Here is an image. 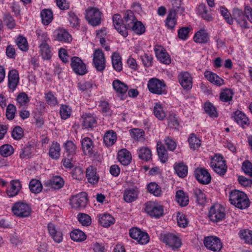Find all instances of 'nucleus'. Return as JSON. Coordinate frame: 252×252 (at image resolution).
<instances>
[{
  "label": "nucleus",
  "mask_w": 252,
  "mask_h": 252,
  "mask_svg": "<svg viewBox=\"0 0 252 252\" xmlns=\"http://www.w3.org/2000/svg\"><path fill=\"white\" fill-rule=\"evenodd\" d=\"M149 91L152 94L161 95L166 94V85L163 80L157 78L150 79L147 84Z\"/></svg>",
  "instance_id": "5"
},
{
  "label": "nucleus",
  "mask_w": 252,
  "mask_h": 252,
  "mask_svg": "<svg viewBox=\"0 0 252 252\" xmlns=\"http://www.w3.org/2000/svg\"><path fill=\"white\" fill-rule=\"evenodd\" d=\"M229 201L236 207L244 209L250 206V201L246 193L239 190H233L229 193Z\"/></svg>",
  "instance_id": "3"
},
{
  "label": "nucleus",
  "mask_w": 252,
  "mask_h": 252,
  "mask_svg": "<svg viewBox=\"0 0 252 252\" xmlns=\"http://www.w3.org/2000/svg\"><path fill=\"white\" fill-rule=\"evenodd\" d=\"M140 59L144 67H150L153 65V57L151 54L144 53L140 56Z\"/></svg>",
  "instance_id": "53"
},
{
  "label": "nucleus",
  "mask_w": 252,
  "mask_h": 252,
  "mask_svg": "<svg viewBox=\"0 0 252 252\" xmlns=\"http://www.w3.org/2000/svg\"><path fill=\"white\" fill-rule=\"evenodd\" d=\"M154 113L159 120H163L166 117V114L163 110V107L160 104H156L154 107Z\"/></svg>",
  "instance_id": "55"
},
{
  "label": "nucleus",
  "mask_w": 252,
  "mask_h": 252,
  "mask_svg": "<svg viewBox=\"0 0 252 252\" xmlns=\"http://www.w3.org/2000/svg\"><path fill=\"white\" fill-rule=\"evenodd\" d=\"M49 156L53 159H58L61 155V147L57 141H53L50 146L49 152Z\"/></svg>",
  "instance_id": "33"
},
{
  "label": "nucleus",
  "mask_w": 252,
  "mask_h": 252,
  "mask_svg": "<svg viewBox=\"0 0 252 252\" xmlns=\"http://www.w3.org/2000/svg\"><path fill=\"white\" fill-rule=\"evenodd\" d=\"M11 187L7 189V194L10 197L17 195L21 189V185L18 180H12L10 182Z\"/></svg>",
  "instance_id": "39"
},
{
  "label": "nucleus",
  "mask_w": 252,
  "mask_h": 252,
  "mask_svg": "<svg viewBox=\"0 0 252 252\" xmlns=\"http://www.w3.org/2000/svg\"><path fill=\"white\" fill-rule=\"evenodd\" d=\"M233 114L234 120L243 129L246 128L250 126L249 119L243 112L237 110Z\"/></svg>",
  "instance_id": "21"
},
{
  "label": "nucleus",
  "mask_w": 252,
  "mask_h": 252,
  "mask_svg": "<svg viewBox=\"0 0 252 252\" xmlns=\"http://www.w3.org/2000/svg\"><path fill=\"white\" fill-rule=\"evenodd\" d=\"M204 76L209 81L218 86H220L224 84V80L220 77L217 74L211 71H205Z\"/></svg>",
  "instance_id": "30"
},
{
  "label": "nucleus",
  "mask_w": 252,
  "mask_h": 252,
  "mask_svg": "<svg viewBox=\"0 0 252 252\" xmlns=\"http://www.w3.org/2000/svg\"><path fill=\"white\" fill-rule=\"evenodd\" d=\"M50 236L57 243H60L63 241V233L58 225L53 223H49L47 226Z\"/></svg>",
  "instance_id": "19"
},
{
  "label": "nucleus",
  "mask_w": 252,
  "mask_h": 252,
  "mask_svg": "<svg viewBox=\"0 0 252 252\" xmlns=\"http://www.w3.org/2000/svg\"><path fill=\"white\" fill-rule=\"evenodd\" d=\"M112 20L115 29L124 37L128 35V29L137 20L131 10L126 11L124 14L123 19L120 14H114Z\"/></svg>",
  "instance_id": "1"
},
{
  "label": "nucleus",
  "mask_w": 252,
  "mask_h": 252,
  "mask_svg": "<svg viewBox=\"0 0 252 252\" xmlns=\"http://www.w3.org/2000/svg\"><path fill=\"white\" fill-rule=\"evenodd\" d=\"M131 137L137 141L145 140V132L142 129L133 128L129 130Z\"/></svg>",
  "instance_id": "47"
},
{
  "label": "nucleus",
  "mask_w": 252,
  "mask_h": 252,
  "mask_svg": "<svg viewBox=\"0 0 252 252\" xmlns=\"http://www.w3.org/2000/svg\"><path fill=\"white\" fill-rule=\"evenodd\" d=\"M71 108L67 105H62L60 107V115L62 119L65 120L68 118L71 113Z\"/></svg>",
  "instance_id": "64"
},
{
  "label": "nucleus",
  "mask_w": 252,
  "mask_h": 252,
  "mask_svg": "<svg viewBox=\"0 0 252 252\" xmlns=\"http://www.w3.org/2000/svg\"><path fill=\"white\" fill-rule=\"evenodd\" d=\"M36 34L37 36L40 55L43 60H50L53 56V48L49 44L50 39L48 34L41 30H37Z\"/></svg>",
  "instance_id": "2"
},
{
  "label": "nucleus",
  "mask_w": 252,
  "mask_h": 252,
  "mask_svg": "<svg viewBox=\"0 0 252 252\" xmlns=\"http://www.w3.org/2000/svg\"><path fill=\"white\" fill-rule=\"evenodd\" d=\"M117 159L122 165L126 166L130 163L132 157L130 153L127 150L122 149L118 152Z\"/></svg>",
  "instance_id": "26"
},
{
  "label": "nucleus",
  "mask_w": 252,
  "mask_h": 252,
  "mask_svg": "<svg viewBox=\"0 0 252 252\" xmlns=\"http://www.w3.org/2000/svg\"><path fill=\"white\" fill-rule=\"evenodd\" d=\"M145 211L150 216L156 219H158L163 215V206L153 201L146 203Z\"/></svg>",
  "instance_id": "7"
},
{
  "label": "nucleus",
  "mask_w": 252,
  "mask_h": 252,
  "mask_svg": "<svg viewBox=\"0 0 252 252\" xmlns=\"http://www.w3.org/2000/svg\"><path fill=\"white\" fill-rule=\"evenodd\" d=\"M29 188L32 192L38 193L42 190V185L38 180L32 179L30 182Z\"/></svg>",
  "instance_id": "50"
},
{
  "label": "nucleus",
  "mask_w": 252,
  "mask_h": 252,
  "mask_svg": "<svg viewBox=\"0 0 252 252\" xmlns=\"http://www.w3.org/2000/svg\"><path fill=\"white\" fill-rule=\"evenodd\" d=\"M82 125L84 128H92L96 124L95 117L90 113L83 114L82 116Z\"/></svg>",
  "instance_id": "28"
},
{
  "label": "nucleus",
  "mask_w": 252,
  "mask_h": 252,
  "mask_svg": "<svg viewBox=\"0 0 252 252\" xmlns=\"http://www.w3.org/2000/svg\"><path fill=\"white\" fill-rule=\"evenodd\" d=\"M97 217L99 223L105 227H109L115 222L114 218L108 214H99Z\"/></svg>",
  "instance_id": "35"
},
{
  "label": "nucleus",
  "mask_w": 252,
  "mask_h": 252,
  "mask_svg": "<svg viewBox=\"0 0 252 252\" xmlns=\"http://www.w3.org/2000/svg\"><path fill=\"white\" fill-rule=\"evenodd\" d=\"M154 51L157 59L161 63L166 64L170 63L171 59L169 55L161 46H156L154 48Z\"/></svg>",
  "instance_id": "23"
},
{
  "label": "nucleus",
  "mask_w": 252,
  "mask_h": 252,
  "mask_svg": "<svg viewBox=\"0 0 252 252\" xmlns=\"http://www.w3.org/2000/svg\"><path fill=\"white\" fill-rule=\"evenodd\" d=\"M111 61L113 68L118 72L123 69L122 58L117 52H114L111 56Z\"/></svg>",
  "instance_id": "40"
},
{
  "label": "nucleus",
  "mask_w": 252,
  "mask_h": 252,
  "mask_svg": "<svg viewBox=\"0 0 252 252\" xmlns=\"http://www.w3.org/2000/svg\"><path fill=\"white\" fill-rule=\"evenodd\" d=\"M34 144L31 142H28L22 148L19 157L21 159H28L31 157L33 150Z\"/></svg>",
  "instance_id": "34"
},
{
  "label": "nucleus",
  "mask_w": 252,
  "mask_h": 252,
  "mask_svg": "<svg viewBox=\"0 0 252 252\" xmlns=\"http://www.w3.org/2000/svg\"><path fill=\"white\" fill-rule=\"evenodd\" d=\"M225 217L224 208L220 204H215L211 206L209 212L210 220L214 222L222 220Z\"/></svg>",
  "instance_id": "8"
},
{
  "label": "nucleus",
  "mask_w": 252,
  "mask_h": 252,
  "mask_svg": "<svg viewBox=\"0 0 252 252\" xmlns=\"http://www.w3.org/2000/svg\"><path fill=\"white\" fill-rule=\"evenodd\" d=\"M128 30H131L133 32L137 35H141L145 33L146 28L143 24L139 21H135L134 24Z\"/></svg>",
  "instance_id": "44"
},
{
  "label": "nucleus",
  "mask_w": 252,
  "mask_h": 252,
  "mask_svg": "<svg viewBox=\"0 0 252 252\" xmlns=\"http://www.w3.org/2000/svg\"><path fill=\"white\" fill-rule=\"evenodd\" d=\"M233 93L232 91L229 89L224 90L220 94V100L224 102H229L232 99Z\"/></svg>",
  "instance_id": "57"
},
{
  "label": "nucleus",
  "mask_w": 252,
  "mask_h": 252,
  "mask_svg": "<svg viewBox=\"0 0 252 252\" xmlns=\"http://www.w3.org/2000/svg\"><path fill=\"white\" fill-rule=\"evenodd\" d=\"M157 150L160 160L166 162L168 160V153L164 145L161 142H158L157 145Z\"/></svg>",
  "instance_id": "42"
},
{
  "label": "nucleus",
  "mask_w": 252,
  "mask_h": 252,
  "mask_svg": "<svg viewBox=\"0 0 252 252\" xmlns=\"http://www.w3.org/2000/svg\"><path fill=\"white\" fill-rule=\"evenodd\" d=\"M233 16L241 28H249L248 23L246 19L245 10L244 12L241 9L235 8L233 10Z\"/></svg>",
  "instance_id": "22"
},
{
  "label": "nucleus",
  "mask_w": 252,
  "mask_h": 252,
  "mask_svg": "<svg viewBox=\"0 0 252 252\" xmlns=\"http://www.w3.org/2000/svg\"><path fill=\"white\" fill-rule=\"evenodd\" d=\"M77 218L79 222L83 226H89L92 222L91 217L85 213H79Z\"/></svg>",
  "instance_id": "61"
},
{
  "label": "nucleus",
  "mask_w": 252,
  "mask_h": 252,
  "mask_svg": "<svg viewBox=\"0 0 252 252\" xmlns=\"http://www.w3.org/2000/svg\"><path fill=\"white\" fill-rule=\"evenodd\" d=\"M70 66L74 72L77 75L82 76L88 72L86 64L78 57L74 56L71 58Z\"/></svg>",
  "instance_id": "10"
},
{
  "label": "nucleus",
  "mask_w": 252,
  "mask_h": 252,
  "mask_svg": "<svg viewBox=\"0 0 252 252\" xmlns=\"http://www.w3.org/2000/svg\"><path fill=\"white\" fill-rule=\"evenodd\" d=\"M162 241L174 250L180 248L182 245L181 239L174 233H168L164 234L162 237Z\"/></svg>",
  "instance_id": "12"
},
{
  "label": "nucleus",
  "mask_w": 252,
  "mask_h": 252,
  "mask_svg": "<svg viewBox=\"0 0 252 252\" xmlns=\"http://www.w3.org/2000/svg\"><path fill=\"white\" fill-rule=\"evenodd\" d=\"M102 17V12L96 7H90L85 11V18L88 23L93 27L101 24Z\"/></svg>",
  "instance_id": "4"
},
{
  "label": "nucleus",
  "mask_w": 252,
  "mask_h": 252,
  "mask_svg": "<svg viewBox=\"0 0 252 252\" xmlns=\"http://www.w3.org/2000/svg\"><path fill=\"white\" fill-rule=\"evenodd\" d=\"M30 97L24 92L18 94L16 98L17 105L20 107H25L30 101Z\"/></svg>",
  "instance_id": "52"
},
{
  "label": "nucleus",
  "mask_w": 252,
  "mask_h": 252,
  "mask_svg": "<svg viewBox=\"0 0 252 252\" xmlns=\"http://www.w3.org/2000/svg\"><path fill=\"white\" fill-rule=\"evenodd\" d=\"M117 139V135L113 130H109L106 131L103 136L104 143L107 147L113 145Z\"/></svg>",
  "instance_id": "31"
},
{
  "label": "nucleus",
  "mask_w": 252,
  "mask_h": 252,
  "mask_svg": "<svg viewBox=\"0 0 252 252\" xmlns=\"http://www.w3.org/2000/svg\"><path fill=\"white\" fill-rule=\"evenodd\" d=\"M193 39L197 43H206L209 40V36L206 30L201 29L195 34Z\"/></svg>",
  "instance_id": "37"
},
{
  "label": "nucleus",
  "mask_w": 252,
  "mask_h": 252,
  "mask_svg": "<svg viewBox=\"0 0 252 252\" xmlns=\"http://www.w3.org/2000/svg\"><path fill=\"white\" fill-rule=\"evenodd\" d=\"M65 153L68 157L72 158L76 153V145L71 140H68L63 144Z\"/></svg>",
  "instance_id": "41"
},
{
  "label": "nucleus",
  "mask_w": 252,
  "mask_h": 252,
  "mask_svg": "<svg viewBox=\"0 0 252 252\" xmlns=\"http://www.w3.org/2000/svg\"><path fill=\"white\" fill-rule=\"evenodd\" d=\"M105 59L104 53L101 49L95 50L93 54V63L98 71H103L105 68Z\"/></svg>",
  "instance_id": "11"
},
{
  "label": "nucleus",
  "mask_w": 252,
  "mask_h": 252,
  "mask_svg": "<svg viewBox=\"0 0 252 252\" xmlns=\"http://www.w3.org/2000/svg\"><path fill=\"white\" fill-rule=\"evenodd\" d=\"M198 12L207 21L209 22L213 20L211 15L209 13L207 7L205 4L201 3L198 5Z\"/></svg>",
  "instance_id": "46"
},
{
  "label": "nucleus",
  "mask_w": 252,
  "mask_h": 252,
  "mask_svg": "<svg viewBox=\"0 0 252 252\" xmlns=\"http://www.w3.org/2000/svg\"><path fill=\"white\" fill-rule=\"evenodd\" d=\"M178 79L184 90H189L192 87V77L188 71H181L178 75Z\"/></svg>",
  "instance_id": "17"
},
{
  "label": "nucleus",
  "mask_w": 252,
  "mask_h": 252,
  "mask_svg": "<svg viewBox=\"0 0 252 252\" xmlns=\"http://www.w3.org/2000/svg\"><path fill=\"white\" fill-rule=\"evenodd\" d=\"M168 125L173 128L177 129L179 126V122L178 118L176 115L171 113L168 118Z\"/></svg>",
  "instance_id": "62"
},
{
  "label": "nucleus",
  "mask_w": 252,
  "mask_h": 252,
  "mask_svg": "<svg viewBox=\"0 0 252 252\" xmlns=\"http://www.w3.org/2000/svg\"><path fill=\"white\" fill-rule=\"evenodd\" d=\"M14 153V149L10 144H4L0 147V154L3 157L11 156Z\"/></svg>",
  "instance_id": "59"
},
{
  "label": "nucleus",
  "mask_w": 252,
  "mask_h": 252,
  "mask_svg": "<svg viewBox=\"0 0 252 252\" xmlns=\"http://www.w3.org/2000/svg\"><path fill=\"white\" fill-rule=\"evenodd\" d=\"M19 83V76L18 71L13 69L10 70L8 74V87L14 92Z\"/></svg>",
  "instance_id": "20"
},
{
  "label": "nucleus",
  "mask_w": 252,
  "mask_h": 252,
  "mask_svg": "<svg viewBox=\"0 0 252 252\" xmlns=\"http://www.w3.org/2000/svg\"><path fill=\"white\" fill-rule=\"evenodd\" d=\"M204 244L207 249L213 252H219L222 248L220 239L213 236L205 237L204 239Z\"/></svg>",
  "instance_id": "13"
},
{
  "label": "nucleus",
  "mask_w": 252,
  "mask_h": 252,
  "mask_svg": "<svg viewBox=\"0 0 252 252\" xmlns=\"http://www.w3.org/2000/svg\"><path fill=\"white\" fill-rule=\"evenodd\" d=\"M139 192L137 188L127 189L124 191V199L128 203L134 201L137 198Z\"/></svg>",
  "instance_id": "29"
},
{
  "label": "nucleus",
  "mask_w": 252,
  "mask_h": 252,
  "mask_svg": "<svg viewBox=\"0 0 252 252\" xmlns=\"http://www.w3.org/2000/svg\"><path fill=\"white\" fill-rule=\"evenodd\" d=\"M130 236L136 240L139 244H146L149 241L150 238L147 233L142 231L137 228H132L129 230Z\"/></svg>",
  "instance_id": "14"
},
{
  "label": "nucleus",
  "mask_w": 252,
  "mask_h": 252,
  "mask_svg": "<svg viewBox=\"0 0 252 252\" xmlns=\"http://www.w3.org/2000/svg\"><path fill=\"white\" fill-rule=\"evenodd\" d=\"M138 158L145 161H149L152 159V151L147 147H142L137 150Z\"/></svg>",
  "instance_id": "38"
},
{
  "label": "nucleus",
  "mask_w": 252,
  "mask_h": 252,
  "mask_svg": "<svg viewBox=\"0 0 252 252\" xmlns=\"http://www.w3.org/2000/svg\"><path fill=\"white\" fill-rule=\"evenodd\" d=\"M177 14L176 10L172 8L169 11L167 18L165 20V25L169 29H173L177 23V19L176 18Z\"/></svg>",
  "instance_id": "36"
},
{
  "label": "nucleus",
  "mask_w": 252,
  "mask_h": 252,
  "mask_svg": "<svg viewBox=\"0 0 252 252\" xmlns=\"http://www.w3.org/2000/svg\"><path fill=\"white\" fill-rule=\"evenodd\" d=\"M190 148L195 150L201 145V141L194 133H191L188 138Z\"/></svg>",
  "instance_id": "58"
},
{
  "label": "nucleus",
  "mask_w": 252,
  "mask_h": 252,
  "mask_svg": "<svg viewBox=\"0 0 252 252\" xmlns=\"http://www.w3.org/2000/svg\"><path fill=\"white\" fill-rule=\"evenodd\" d=\"M70 237L74 241H82L86 239V235L82 231L79 229H75L70 233Z\"/></svg>",
  "instance_id": "54"
},
{
  "label": "nucleus",
  "mask_w": 252,
  "mask_h": 252,
  "mask_svg": "<svg viewBox=\"0 0 252 252\" xmlns=\"http://www.w3.org/2000/svg\"><path fill=\"white\" fill-rule=\"evenodd\" d=\"M176 198L177 202L182 206H186L189 204V197L182 190L176 192Z\"/></svg>",
  "instance_id": "45"
},
{
  "label": "nucleus",
  "mask_w": 252,
  "mask_h": 252,
  "mask_svg": "<svg viewBox=\"0 0 252 252\" xmlns=\"http://www.w3.org/2000/svg\"><path fill=\"white\" fill-rule=\"evenodd\" d=\"M210 165L214 171L220 176H224L227 170L226 161L220 155H216L213 158L211 159Z\"/></svg>",
  "instance_id": "6"
},
{
  "label": "nucleus",
  "mask_w": 252,
  "mask_h": 252,
  "mask_svg": "<svg viewBox=\"0 0 252 252\" xmlns=\"http://www.w3.org/2000/svg\"><path fill=\"white\" fill-rule=\"evenodd\" d=\"M204 110L211 117L217 118L218 116L216 108L211 102L205 103Z\"/></svg>",
  "instance_id": "56"
},
{
  "label": "nucleus",
  "mask_w": 252,
  "mask_h": 252,
  "mask_svg": "<svg viewBox=\"0 0 252 252\" xmlns=\"http://www.w3.org/2000/svg\"><path fill=\"white\" fill-rule=\"evenodd\" d=\"M194 175L196 179L203 185L209 184L212 180V177L208 171L202 167H198L194 170Z\"/></svg>",
  "instance_id": "15"
},
{
  "label": "nucleus",
  "mask_w": 252,
  "mask_h": 252,
  "mask_svg": "<svg viewBox=\"0 0 252 252\" xmlns=\"http://www.w3.org/2000/svg\"><path fill=\"white\" fill-rule=\"evenodd\" d=\"M82 149L85 155L92 156L94 154V145L89 137H85L81 141Z\"/></svg>",
  "instance_id": "25"
},
{
  "label": "nucleus",
  "mask_w": 252,
  "mask_h": 252,
  "mask_svg": "<svg viewBox=\"0 0 252 252\" xmlns=\"http://www.w3.org/2000/svg\"><path fill=\"white\" fill-rule=\"evenodd\" d=\"M86 176L88 181L92 184L97 183L99 180V176L96 173V169L92 166L87 168Z\"/></svg>",
  "instance_id": "32"
},
{
  "label": "nucleus",
  "mask_w": 252,
  "mask_h": 252,
  "mask_svg": "<svg viewBox=\"0 0 252 252\" xmlns=\"http://www.w3.org/2000/svg\"><path fill=\"white\" fill-rule=\"evenodd\" d=\"M175 173L178 176L184 178L187 176L188 168V166L183 162L175 163L174 167Z\"/></svg>",
  "instance_id": "43"
},
{
  "label": "nucleus",
  "mask_w": 252,
  "mask_h": 252,
  "mask_svg": "<svg viewBox=\"0 0 252 252\" xmlns=\"http://www.w3.org/2000/svg\"><path fill=\"white\" fill-rule=\"evenodd\" d=\"M11 210L15 216L20 218L27 217L31 213V208L30 206L28 204L22 202L15 203Z\"/></svg>",
  "instance_id": "9"
},
{
  "label": "nucleus",
  "mask_w": 252,
  "mask_h": 252,
  "mask_svg": "<svg viewBox=\"0 0 252 252\" xmlns=\"http://www.w3.org/2000/svg\"><path fill=\"white\" fill-rule=\"evenodd\" d=\"M113 88L118 96L124 100L127 97L126 92L128 89L127 85L119 79H115L112 83Z\"/></svg>",
  "instance_id": "18"
},
{
  "label": "nucleus",
  "mask_w": 252,
  "mask_h": 252,
  "mask_svg": "<svg viewBox=\"0 0 252 252\" xmlns=\"http://www.w3.org/2000/svg\"><path fill=\"white\" fill-rule=\"evenodd\" d=\"M16 44L18 48L22 51H27L28 50L29 46L26 38L23 36L19 35L16 39Z\"/></svg>",
  "instance_id": "60"
},
{
  "label": "nucleus",
  "mask_w": 252,
  "mask_h": 252,
  "mask_svg": "<svg viewBox=\"0 0 252 252\" xmlns=\"http://www.w3.org/2000/svg\"><path fill=\"white\" fill-rule=\"evenodd\" d=\"M193 195L196 198V202L200 205H203L206 202V195L202 190L199 188H196L193 189Z\"/></svg>",
  "instance_id": "51"
},
{
  "label": "nucleus",
  "mask_w": 252,
  "mask_h": 252,
  "mask_svg": "<svg viewBox=\"0 0 252 252\" xmlns=\"http://www.w3.org/2000/svg\"><path fill=\"white\" fill-rule=\"evenodd\" d=\"M240 237L245 243L252 245V231L247 229L240 231Z\"/></svg>",
  "instance_id": "63"
},
{
  "label": "nucleus",
  "mask_w": 252,
  "mask_h": 252,
  "mask_svg": "<svg viewBox=\"0 0 252 252\" xmlns=\"http://www.w3.org/2000/svg\"><path fill=\"white\" fill-rule=\"evenodd\" d=\"M148 191L154 196H160L162 194L161 188L155 182H151L147 185Z\"/></svg>",
  "instance_id": "48"
},
{
  "label": "nucleus",
  "mask_w": 252,
  "mask_h": 252,
  "mask_svg": "<svg viewBox=\"0 0 252 252\" xmlns=\"http://www.w3.org/2000/svg\"><path fill=\"white\" fill-rule=\"evenodd\" d=\"M64 184V181L61 176H56L46 181L44 186L51 187L55 189H59L63 187Z\"/></svg>",
  "instance_id": "27"
},
{
  "label": "nucleus",
  "mask_w": 252,
  "mask_h": 252,
  "mask_svg": "<svg viewBox=\"0 0 252 252\" xmlns=\"http://www.w3.org/2000/svg\"><path fill=\"white\" fill-rule=\"evenodd\" d=\"M54 33L55 39L60 42L68 43L72 40L71 35L65 29H57L55 31Z\"/></svg>",
  "instance_id": "24"
},
{
  "label": "nucleus",
  "mask_w": 252,
  "mask_h": 252,
  "mask_svg": "<svg viewBox=\"0 0 252 252\" xmlns=\"http://www.w3.org/2000/svg\"><path fill=\"white\" fill-rule=\"evenodd\" d=\"M70 202L72 207L74 209H80L85 208L87 202L86 193L81 192L72 196Z\"/></svg>",
  "instance_id": "16"
},
{
  "label": "nucleus",
  "mask_w": 252,
  "mask_h": 252,
  "mask_svg": "<svg viewBox=\"0 0 252 252\" xmlns=\"http://www.w3.org/2000/svg\"><path fill=\"white\" fill-rule=\"evenodd\" d=\"M42 23L45 25H49L53 20V13L50 9H44L40 13Z\"/></svg>",
  "instance_id": "49"
}]
</instances>
